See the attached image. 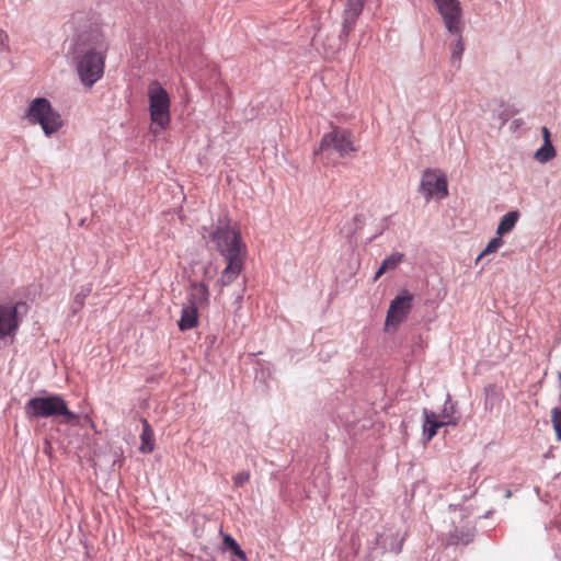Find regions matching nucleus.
I'll return each mask as SVG.
<instances>
[{"instance_id": "nucleus-1", "label": "nucleus", "mask_w": 561, "mask_h": 561, "mask_svg": "<svg viewBox=\"0 0 561 561\" xmlns=\"http://www.w3.org/2000/svg\"><path fill=\"white\" fill-rule=\"evenodd\" d=\"M108 43L98 30L79 31L71 39L72 62L80 83L91 89L102 79Z\"/></svg>"}, {"instance_id": "nucleus-2", "label": "nucleus", "mask_w": 561, "mask_h": 561, "mask_svg": "<svg viewBox=\"0 0 561 561\" xmlns=\"http://www.w3.org/2000/svg\"><path fill=\"white\" fill-rule=\"evenodd\" d=\"M22 118L31 126H37L46 138L57 136L65 127L61 113L45 96L27 101Z\"/></svg>"}, {"instance_id": "nucleus-3", "label": "nucleus", "mask_w": 561, "mask_h": 561, "mask_svg": "<svg viewBox=\"0 0 561 561\" xmlns=\"http://www.w3.org/2000/svg\"><path fill=\"white\" fill-rule=\"evenodd\" d=\"M207 242H213L215 248L225 257L245 256V244L240 238V231L237 226L229 219L219 221L216 230L204 234Z\"/></svg>"}, {"instance_id": "nucleus-4", "label": "nucleus", "mask_w": 561, "mask_h": 561, "mask_svg": "<svg viewBox=\"0 0 561 561\" xmlns=\"http://www.w3.org/2000/svg\"><path fill=\"white\" fill-rule=\"evenodd\" d=\"M30 419L60 416L61 422L75 425L78 415L71 412L65 400L59 396L36 397L27 401L24 408Z\"/></svg>"}, {"instance_id": "nucleus-5", "label": "nucleus", "mask_w": 561, "mask_h": 561, "mask_svg": "<svg viewBox=\"0 0 561 561\" xmlns=\"http://www.w3.org/2000/svg\"><path fill=\"white\" fill-rule=\"evenodd\" d=\"M149 114L151 121L150 130L158 135L165 130L171 121V99L168 91L159 83L151 82L148 87Z\"/></svg>"}, {"instance_id": "nucleus-6", "label": "nucleus", "mask_w": 561, "mask_h": 561, "mask_svg": "<svg viewBox=\"0 0 561 561\" xmlns=\"http://www.w3.org/2000/svg\"><path fill=\"white\" fill-rule=\"evenodd\" d=\"M420 192L426 199L442 201L448 196L446 174L439 169H427L423 172Z\"/></svg>"}, {"instance_id": "nucleus-7", "label": "nucleus", "mask_w": 561, "mask_h": 561, "mask_svg": "<svg viewBox=\"0 0 561 561\" xmlns=\"http://www.w3.org/2000/svg\"><path fill=\"white\" fill-rule=\"evenodd\" d=\"M413 295L408 290H401L391 301L387 311L385 330L387 332L396 331L405 320L412 308Z\"/></svg>"}, {"instance_id": "nucleus-8", "label": "nucleus", "mask_w": 561, "mask_h": 561, "mask_svg": "<svg viewBox=\"0 0 561 561\" xmlns=\"http://www.w3.org/2000/svg\"><path fill=\"white\" fill-rule=\"evenodd\" d=\"M447 31L459 35L463 28L462 8L459 0H433Z\"/></svg>"}, {"instance_id": "nucleus-9", "label": "nucleus", "mask_w": 561, "mask_h": 561, "mask_svg": "<svg viewBox=\"0 0 561 561\" xmlns=\"http://www.w3.org/2000/svg\"><path fill=\"white\" fill-rule=\"evenodd\" d=\"M319 150L320 152L335 151L340 156H344L348 152L355 151V147L350 135L345 130L335 128L324 134Z\"/></svg>"}, {"instance_id": "nucleus-10", "label": "nucleus", "mask_w": 561, "mask_h": 561, "mask_svg": "<svg viewBox=\"0 0 561 561\" xmlns=\"http://www.w3.org/2000/svg\"><path fill=\"white\" fill-rule=\"evenodd\" d=\"M19 328L16 307L0 305V341L12 337Z\"/></svg>"}, {"instance_id": "nucleus-11", "label": "nucleus", "mask_w": 561, "mask_h": 561, "mask_svg": "<svg viewBox=\"0 0 561 561\" xmlns=\"http://www.w3.org/2000/svg\"><path fill=\"white\" fill-rule=\"evenodd\" d=\"M244 259L245 256L225 257L227 264L217 282L220 287L232 284L239 277L243 268Z\"/></svg>"}, {"instance_id": "nucleus-12", "label": "nucleus", "mask_w": 561, "mask_h": 561, "mask_svg": "<svg viewBox=\"0 0 561 561\" xmlns=\"http://www.w3.org/2000/svg\"><path fill=\"white\" fill-rule=\"evenodd\" d=\"M442 420L437 415V413L430 411L427 409L423 410V425H422V435L425 442L431 440L438 432V430L445 424H440Z\"/></svg>"}, {"instance_id": "nucleus-13", "label": "nucleus", "mask_w": 561, "mask_h": 561, "mask_svg": "<svg viewBox=\"0 0 561 561\" xmlns=\"http://www.w3.org/2000/svg\"><path fill=\"white\" fill-rule=\"evenodd\" d=\"M209 290L208 286L204 282L194 280L192 282L187 295V302L195 305L201 308L208 304Z\"/></svg>"}, {"instance_id": "nucleus-14", "label": "nucleus", "mask_w": 561, "mask_h": 561, "mask_svg": "<svg viewBox=\"0 0 561 561\" xmlns=\"http://www.w3.org/2000/svg\"><path fill=\"white\" fill-rule=\"evenodd\" d=\"M364 0H345L343 30L350 32L362 13Z\"/></svg>"}, {"instance_id": "nucleus-15", "label": "nucleus", "mask_w": 561, "mask_h": 561, "mask_svg": "<svg viewBox=\"0 0 561 561\" xmlns=\"http://www.w3.org/2000/svg\"><path fill=\"white\" fill-rule=\"evenodd\" d=\"M543 144L534 153V159L543 164L556 157V149L550 140V131L547 127H542Z\"/></svg>"}, {"instance_id": "nucleus-16", "label": "nucleus", "mask_w": 561, "mask_h": 561, "mask_svg": "<svg viewBox=\"0 0 561 561\" xmlns=\"http://www.w3.org/2000/svg\"><path fill=\"white\" fill-rule=\"evenodd\" d=\"M197 322L198 307L187 302L182 309V314L179 320V328L181 331L191 330L197 325Z\"/></svg>"}, {"instance_id": "nucleus-17", "label": "nucleus", "mask_w": 561, "mask_h": 561, "mask_svg": "<svg viewBox=\"0 0 561 561\" xmlns=\"http://www.w3.org/2000/svg\"><path fill=\"white\" fill-rule=\"evenodd\" d=\"M519 217L520 215L517 210H512L503 215L497 225L496 234L504 237L510 233L515 228Z\"/></svg>"}, {"instance_id": "nucleus-18", "label": "nucleus", "mask_w": 561, "mask_h": 561, "mask_svg": "<svg viewBox=\"0 0 561 561\" xmlns=\"http://www.w3.org/2000/svg\"><path fill=\"white\" fill-rule=\"evenodd\" d=\"M403 259H404V254H402V253H399V252L391 253L389 256H387L382 261V263H381L380 267L377 270L374 278L378 279L385 273L394 271L403 262Z\"/></svg>"}, {"instance_id": "nucleus-19", "label": "nucleus", "mask_w": 561, "mask_h": 561, "mask_svg": "<svg viewBox=\"0 0 561 561\" xmlns=\"http://www.w3.org/2000/svg\"><path fill=\"white\" fill-rule=\"evenodd\" d=\"M140 447L139 450L141 453H151L154 448V438H153V432L148 425V423L144 422V430L140 435Z\"/></svg>"}, {"instance_id": "nucleus-20", "label": "nucleus", "mask_w": 561, "mask_h": 561, "mask_svg": "<svg viewBox=\"0 0 561 561\" xmlns=\"http://www.w3.org/2000/svg\"><path fill=\"white\" fill-rule=\"evenodd\" d=\"M437 415L442 420L440 424L455 426L458 423V419L455 416V408L449 401L445 402L443 410Z\"/></svg>"}, {"instance_id": "nucleus-21", "label": "nucleus", "mask_w": 561, "mask_h": 561, "mask_svg": "<svg viewBox=\"0 0 561 561\" xmlns=\"http://www.w3.org/2000/svg\"><path fill=\"white\" fill-rule=\"evenodd\" d=\"M224 545L230 549L232 553L240 559V561H247V556L243 550L239 547L237 541L229 535H225Z\"/></svg>"}, {"instance_id": "nucleus-22", "label": "nucleus", "mask_w": 561, "mask_h": 561, "mask_svg": "<svg viewBox=\"0 0 561 561\" xmlns=\"http://www.w3.org/2000/svg\"><path fill=\"white\" fill-rule=\"evenodd\" d=\"M502 236L496 234L493 239L489 241L484 250L478 256L477 261H479L482 256L489 255L491 253H495L503 244L504 241Z\"/></svg>"}, {"instance_id": "nucleus-23", "label": "nucleus", "mask_w": 561, "mask_h": 561, "mask_svg": "<svg viewBox=\"0 0 561 561\" xmlns=\"http://www.w3.org/2000/svg\"><path fill=\"white\" fill-rule=\"evenodd\" d=\"M465 46L461 39H457L451 46V64L456 67L460 66Z\"/></svg>"}, {"instance_id": "nucleus-24", "label": "nucleus", "mask_w": 561, "mask_h": 561, "mask_svg": "<svg viewBox=\"0 0 561 561\" xmlns=\"http://www.w3.org/2000/svg\"><path fill=\"white\" fill-rule=\"evenodd\" d=\"M551 424L554 430L556 436L561 440V409L553 408L551 410Z\"/></svg>"}, {"instance_id": "nucleus-25", "label": "nucleus", "mask_w": 561, "mask_h": 561, "mask_svg": "<svg viewBox=\"0 0 561 561\" xmlns=\"http://www.w3.org/2000/svg\"><path fill=\"white\" fill-rule=\"evenodd\" d=\"M216 272H217V268L210 262L201 266V274L204 279H207V280L213 279Z\"/></svg>"}, {"instance_id": "nucleus-26", "label": "nucleus", "mask_w": 561, "mask_h": 561, "mask_svg": "<svg viewBox=\"0 0 561 561\" xmlns=\"http://www.w3.org/2000/svg\"><path fill=\"white\" fill-rule=\"evenodd\" d=\"M9 50V35L0 30V51Z\"/></svg>"}, {"instance_id": "nucleus-27", "label": "nucleus", "mask_w": 561, "mask_h": 561, "mask_svg": "<svg viewBox=\"0 0 561 561\" xmlns=\"http://www.w3.org/2000/svg\"><path fill=\"white\" fill-rule=\"evenodd\" d=\"M250 476L248 472H240L234 477V483L237 485H243L245 482H248Z\"/></svg>"}, {"instance_id": "nucleus-28", "label": "nucleus", "mask_w": 561, "mask_h": 561, "mask_svg": "<svg viewBox=\"0 0 561 561\" xmlns=\"http://www.w3.org/2000/svg\"><path fill=\"white\" fill-rule=\"evenodd\" d=\"M85 420H87V422H89V423H90V425H91L92 427H94V423H93V422H92L88 416H85Z\"/></svg>"}]
</instances>
